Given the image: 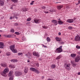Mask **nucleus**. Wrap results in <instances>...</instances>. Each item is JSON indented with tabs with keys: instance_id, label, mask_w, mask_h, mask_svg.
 I'll use <instances>...</instances> for the list:
<instances>
[{
	"instance_id": "nucleus-20",
	"label": "nucleus",
	"mask_w": 80,
	"mask_h": 80,
	"mask_svg": "<svg viewBox=\"0 0 80 80\" xmlns=\"http://www.w3.org/2000/svg\"><path fill=\"white\" fill-rule=\"evenodd\" d=\"M49 11L50 12H56V9H54L53 8H52L49 10Z\"/></svg>"
},
{
	"instance_id": "nucleus-49",
	"label": "nucleus",
	"mask_w": 80,
	"mask_h": 80,
	"mask_svg": "<svg viewBox=\"0 0 80 80\" xmlns=\"http://www.w3.org/2000/svg\"><path fill=\"white\" fill-rule=\"evenodd\" d=\"M45 6H42V8H43V9H45Z\"/></svg>"
},
{
	"instance_id": "nucleus-53",
	"label": "nucleus",
	"mask_w": 80,
	"mask_h": 80,
	"mask_svg": "<svg viewBox=\"0 0 80 80\" xmlns=\"http://www.w3.org/2000/svg\"><path fill=\"white\" fill-rule=\"evenodd\" d=\"M58 35H61V33L59 32Z\"/></svg>"
},
{
	"instance_id": "nucleus-22",
	"label": "nucleus",
	"mask_w": 80,
	"mask_h": 80,
	"mask_svg": "<svg viewBox=\"0 0 80 80\" xmlns=\"http://www.w3.org/2000/svg\"><path fill=\"white\" fill-rule=\"evenodd\" d=\"M36 69L35 68H30V70H31V71H32V72H35V70Z\"/></svg>"
},
{
	"instance_id": "nucleus-9",
	"label": "nucleus",
	"mask_w": 80,
	"mask_h": 80,
	"mask_svg": "<svg viewBox=\"0 0 80 80\" xmlns=\"http://www.w3.org/2000/svg\"><path fill=\"white\" fill-rule=\"evenodd\" d=\"M32 53L33 55H34V56H36V57H39L40 56L38 52H33Z\"/></svg>"
},
{
	"instance_id": "nucleus-59",
	"label": "nucleus",
	"mask_w": 80,
	"mask_h": 80,
	"mask_svg": "<svg viewBox=\"0 0 80 80\" xmlns=\"http://www.w3.org/2000/svg\"><path fill=\"white\" fill-rule=\"evenodd\" d=\"M60 3V2H56V3Z\"/></svg>"
},
{
	"instance_id": "nucleus-19",
	"label": "nucleus",
	"mask_w": 80,
	"mask_h": 80,
	"mask_svg": "<svg viewBox=\"0 0 80 80\" xmlns=\"http://www.w3.org/2000/svg\"><path fill=\"white\" fill-rule=\"evenodd\" d=\"M34 21L35 23H39L40 22V20L38 19H35Z\"/></svg>"
},
{
	"instance_id": "nucleus-7",
	"label": "nucleus",
	"mask_w": 80,
	"mask_h": 80,
	"mask_svg": "<svg viewBox=\"0 0 80 80\" xmlns=\"http://www.w3.org/2000/svg\"><path fill=\"white\" fill-rule=\"evenodd\" d=\"M52 22L53 23L54 25L56 26L58 25V22H57V21L56 20H52Z\"/></svg>"
},
{
	"instance_id": "nucleus-18",
	"label": "nucleus",
	"mask_w": 80,
	"mask_h": 80,
	"mask_svg": "<svg viewBox=\"0 0 80 80\" xmlns=\"http://www.w3.org/2000/svg\"><path fill=\"white\" fill-rule=\"evenodd\" d=\"M62 7H63V5H58L57 6V8L58 10L61 9Z\"/></svg>"
},
{
	"instance_id": "nucleus-25",
	"label": "nucleus",
	"mask_w": 80,
	"mask_h": 80,
	"mask_svg": "<svg viewBox=\"0 0 80 80\" xmlns=\"http://www.w3.org/2000/svg\"><path fill=\"white\" fill-rule=\"evenodd\" d=\"M51 67L52 68L54 69L56 67V66L55 64H52Z\"/></svg>"
},
{
	"instance_id": "nucleus-26",
	"label": "nucleus",
	"mask_w": 80,
	"mask_h": 80,
	"mask_svg": "<svg viewBox=\"0 0 80 80\" xmlns=\"http://www.w3.org/2000/svg\"><path fill=\"white\" fill-rule=\"evenodd\" d=\"M46 40H47V42H50V41H51L50 38H49V37H48L47 38Z\"/></svg>"
},
{
	"instance_id": "nucleus-8",
	"label": "nucleus",
	"mask_w": 80,
	"mask_h": 80,
	"mask_svg": "<svg viewBox=\"0 0 80 80\" xmlns=\"http://www.w3.org/2000/svg\"><path fill=\"white\" fill-rule=\"evenodd\" d=\"M65 65H66V64H64V66L67 70H68L70 69V68H68L70 67V64H68L66 65V66H65Z\"/></svg>"
},
{
	"instance_id": "nucleus-6",
	"label": "nucleus",
	"mask_w": 80,
	"mask_h": 80,
	"mask_svg": "<svg viewBox=\"0 0 80 80\" xmlns=\"http://www.w3.org/2000/svg\"><path fill=\"white\" fill-rule=\"evenodd\" d=\"M80 60V56H77L75 59V62H78Z\"/></svg>"
},
{
	"instance_id": "nucleus-10",
	"label": "nucleus",
	"mask_w": 80,
	"mask_h": 80,
	"mask_svg": "<svg viewBox=\"0 0 80 80\" xmlns=\"http://www.w3.org/2000/svg\"><path fill=\"white\" fill-rule=\"evenodd\" d=\"M0 48H3V47H5L4 43L2 42H0Z\"/></svg>"
},
{
	"instance_id": "nucleus-11",
	"label": "nucleus",
	"mask_w": 80,
	"mask_h": 80,
	"mask_svg": "<svg viewBox=\"0 0 80 80\" xmlns=\"http://www.w3.org/2000/svg\"><path fill=\"white\" fill-rule=\"evenodd\" d=\"M7 37L8 38H11V37L13 38L14 37H16V36L14 35H7Z\"/></svg>"
},
{
	"instance_id": "nucleus-35",
	"label": "nucleus",
	"mask_w": 80,
	"mask_h": 80,
	"mask_svg": "<svg viewBox=\"0 0 80 80\" xmlns=\"http://www.w3.org/2000/svg\"><path fill=\"white\" fill-rule=\"evenodd\" d=\"M61 58V56H58L56 58V60H58V59H60V58Z\"/></svg>"
},
{
	"instance_id": "nucleus-23",
	"label": "nucleus",
	"mask_w": 80,
	"mask_h": 80,
	"mask_svg": "<svg viewBox=\"0 0 80 80\" xmlns=\"http://www.w3.org/2000/svg\"><path fill=\"white\" fill-rule=\"evenodd\" d=\"M58 24L59 25H62L63 24V22H62V21H61V20H60L58 22Z\"/></svg>"
},
{
	"instance_id": "nucleus-21",
	"label": "nucleus",
	"mask_w": 80,
	"mask_h": 80,
	"mask_svg": "<svg viewBox=\"0 0 80 80\" xmlns=\"http://www.w3.org/2000/svg\"><path fill=\"white\" fill-rule=\"evenodd\" d=\"M22 10L23 12H27L28 11V9L25 7L22 8Z\"/></svg>"
},
{
	"instance_id": "nucleus-63",
	"label": "nucleus",
	"mask_w": 80,
	"mask_h": 80,
	"mask_svg": "<svg viewBox=\"0 0 80 80\" xmlns=\"http://www.w3.org/2000/svg\"><path fill=\"white\" fill-rule=\"evenodd\" d=\"M76 5H78V4H79V3H77V4L76 3Z\"/></svg>"
},
{
	"instance_id": "nucleus-43",
	"label": "nucleus",
	"mask_w": 80,
	"mask_h": 80,
	"mask_svg": "<svg viewBox=\"0 0 80 80\" xmlns=\"http://www.w3.org/2000/svg\"><path fill=\"white\" fill-rule=\"evenodd\" d=\"M34 2H35L34 1H32V2L30 3V5H33V3H34Z\"/></svg>"
},
{
	"instance_id": "nucleus-58",
	"label": "nucleus",
	"mask_w": 80,
	"mask_h": 80,
	"mask_svg": "<svg viewBox=\"0 0 80 80\" xmlns=\"http://www.w3.org/2000/svg\"><path fill=\"white\" fill-rule=\"evenodd\" d=\"M44 48H47V47L46 46H44Z\"/></svg>"
},
{
	"instance_id": "nucleus-5",
	"label": "nucleus",
	"mask_w": 80,
	"mask_h": 80,
	"mask_svg": "<svg viewBox=\"0 0 80 80\" xmlns=\"http://www.w3.org/2000/svg\"><path fill=\"white\" fill-rule=\"evenodd\" d=\"M15 75L16 76L18 77L22 75V73L21 72H15Z\"/></svg>"
},
{
	"instance_id": "nucleus-36",
	"label": "nucleus",
	"mask_w": 80,
	"mask_h": 80,
	"mask_svg": "<svg viewBox=\"0 0 80 80\" xmlns=\"http://www.w3.org/2000/svg\"><path fill=\"white\" fill-rule=\"evenodd\" d=\"M42 28H44V29H47V28H48V27L45 26H43Z\"/></svg>"
},
{
	"instance_id": "nucleus-34",
	"label": "nucleus",
	"mask_w": 80,
	"mask_h": 80,
	"mask_svg": "<svg viewBox=\"0 0 80 80\" xmlns=\"http://www.w3.org/2000/svg\"><path fill=\"white\" fill-rule=\"evenodd\" d=\"M15 34H16L17 35H20V33H20L18 32H15Z\"/></svg>"
},
{
	"instance_id": "nucleus-45",
	"label": "nucleus",
	"mask_w": 80,
	"mask_h": 80,
	"mask_svg": "<svg viewBox=\"0 0 80 80\" xmlns=\"http://www.w3.org/2000/svg\"><path fill=\"white\" fill-rule=\"evenodd\" d=\"M14 25L15 26H18V24L17 23H14Z\"/></svg>"
},
{
	"instance_id": "nucleus-64",
	"label": "nucleus",
	"mask_w": 80,
	"mask_h": 80,
	"mask_svg": "<svg viewBox=\"0 0 80 80\" xmlns=\"http://www.w3.org/2000/svg\"><path fill=\"white\" fill-rule=\"evenodd\" d=\"M58 20H60V18L58 19Z\"/></svg>"
},
{
	"instance_id": "nucleus-44",
	"label": "nucleus",
	"mask_w": 80,
	"mask_h": 80,
	"mask_svg": "<svg viewBox=\"0 0 80 80\" xmlns=\"http://www.w3.org/2000/svg\"><path fill=\"white\" fill-rule=\"evenodd\" d=\"M15 18V16L13 17H11L10 18V20H12L13 19V18Z\"/></svg>"
},
{
	"instance_id": "nucleus-62",
	"label": "nucleus",
	"mask_w": 80,
	"mask_h": 80,
	"mask_svg": "<svg viewBox=\"0 0 80 80\" xmlns=\"http://www.w3.org/2000/svg\"><path fill=\"white\" fill-rule=\"evenodd\" d=\"M42 45V46H43V47H44V46H45V45H44L43 44H41Z\"/></svg>"
},
{
	"instance_id": "nucleus-17",
	"label": "nucleus",
	"mask_w": 80,
	"mask_h": 80,
	"mask_svg": "<svg viewBox=\"0 0 80 80\" xmlns=\"http://www.w3.org/2000/svg\"><path fill=\"white\" fill-rule=\"evenodd\" d=\"M24 68V72L25 73H27L28 71V68L27 67H25Z\"/></svg>"
},
{
	"instance_id": "nucleus-29",
	"label": "nucleus",
	"mask_w": 80,
	"mask_h": 80,
	"mask_svg": "<svg viewBox=\"0 0 80 80\" xmlns=\"http://www.w3.org/2000/svg\"><path fill=\"white\" fill-rule=\"evenodd\" d=\"M12 71H10L8 74V76L9 77H11L12 75Z\"/></svg>"
},
{
	"instance_id": "nucleus-33",
	"label": "nucleus",
	"mask_w": 80,
	"mask_h": 80,
	"mask_svg": "<svg viewBox=\"0 0 80 80\" xmlns=\"http://www.w3.org/2000/svg\"><path fill=\"white\" fill-rule=\"evenodd\" d=\"M14 3H17L18 2V0H11Z\"/></svg>"
},
{
	"instance_id": "nucleus-1",
	"label": "nucleus",
	"mask_w": 80,
	"mask_h": 80,
	"mask_svg": "<svg viewBox=\"0 0 80 80\" xmlns=\"http://www.w3.org/2000/svg\"><path fill=\"white\" fill-rule=\"evenodd\" d=\"M8 71H9L8 68V67L4 69V70L1 73V75L3 76V77H7V75L6 74L8 72Z\"/></svg>"
},
{
	"instance_id": "nucleus-41",
	"label": "nucleus",
	"mask_w": 80,
	"mask_h": 80,
	"mask_svg": "<svg viewBox=\"0 0 80 80\" xmlns=\"http://www.w3.org/2000/svg\"><path fill=\"white\" fill-rule=\"evenodd\" d=\"M71 64L72 65V64H74L75 63V61L73 60H72L71 61Z\"/></svg>"
},
{
	"instance_id": "nucleus-60",
	"label": "nucleus",
	"mask_w": 80,
	"mask_h": 80,
	"mask_svg": "<svg viewBox=\"0 0 80 80\" xmlns=\"http://www.w3.org/2000/svg\"><path fill=\"white\" fill-rule=\"evenodd\" d=\"M66 8H68V6H66Z\"/></svg>"
},
{
	"instance_id": "nucleus-16",
	"label": "nucleus",
	"mask_w": 80,
	"mask_h": 80,
	"mask_svg": "<svg viewBox=\"0 0 80 80\" xmlns=\"http://www.w3.org/2000/svg\"><path fill=\"white\" fill-rule=\"evenodd\" d=\"M9 67L10 68H15V67H16V66L15 65H13V64H11L9 65Z\"/></svg>"
},
{
	"instance_id": "nucleus-3",
	"label": "nucleus",
	"mask_w": 80,
	"mask_h": 80,
	"mask_svg": "<svg viewBox=\"0 0 80 80\" xmlns=\"http://www.w3.org/2000/svg\"><path fill=\"white\" fill-rule=\"evenodd\" d=\"M62 47V46H61L59 48L56 49V51L57 53H61V52L63 51Z\"/></svg>"
},
{
	"instance_id": "nucleus-4",
	"label": "nucleus",
	"mask_w": 80,
	"mask_h": 80,
	"mask_svg": "<svg viewBox=\"0 0 80 80\" xmlns=\"http://www.w3.org/2000/svg\"><path fill=\"white\" fill-rule=\"evenodd\" d=\"M75 40L76 41H80V35L79 36V35L76 36L75 38Z\"/></svg>"
},
{
	"instance_id": "nucleus-31",
	"label": "nucleus",
	"mask_w": 80,
	"mask_h": 80,
	"mask_svg": "<svg viewBox=\"0 0 80 80\" xmlns=\"http://www.w3.org/2000/svg\"><path fill=\"white\" fill-rule=\"evenodd\" d=\"M31 20H32V18H28L27 19V21H28V22H29Z\"/></svg>"
},
{
	"instance_id": "nucleus-48",
	"label": "nucleus",
	"mask_w": 80,
	"mask_h": 80,
	"mask_svg": "<svg viewBox=\"0 0 80 80\" xmlns=\"http://www.w3.org/2000/svg\"><path fill=\"white\" fill-rule=\"evenodd\" d=\"M13 78L12 77H11L9 78V80H13Z\"/></svg>"
},
{
	"instance_id": "nucleus-47",
	"label": "nucleus",
	"mask_w": 80,
	"mask_h": 80,
	"mask_svg": "<svg viewBox=\"0 0 80 80\" xmlns=\"http://www.w3.org/2000/svg\"><path fill=\"white\" fill-rule=\"evenodd\" d=\"M36 65L37 67H39V64L38 63H36Z\"/></svg>"
},
{
	"instance_id": "nucleus-12",
	"label": "nucleus",
	"mask_w": 80,
	"mask_h": 80,
	"mask_svg": "<svg viewBox=\"0 0 80 80\" xmlns=\"http://www.w3.org/2000/svg\"><path fill=\"white\" fill-rule=\"evenodd\" d=\"M4 0H0V5L3 6L4 5Z\"/></svg>"
},
{
	"instance_id": "nucleus-37",
	"label": "nucleus",
	"mask_w": 80,
	"mask_h": 80,
	"mask_svg": "<svg viewBox=\"0 0 80 80\" xmlns=\"http://www.w3.org/2000/svg\"><path fill=\"white\" fill-rule=\"evenodd\" d=\"M72 65L73 67H76V66L77 65V64H76L74 62L73 64H72Z\"/></svg>"
},
{
	"instance_id": "nucleus-52",
	"label": "nucleus",
	"mask_w": 80,
	"mask_h": 80,
	"mask_svg": "<svg viewBox=\"0 0 80 80\" xmlns=\"http://www.w3.org/2000/svg\"><path fill=\"white\" fill-rule=\"evenodd\" d=\"M28 63H29V62H30V60H28Z\"/></svg>"
},
{
	"instance_id": "nucleus-13",
	"label": "nucleus",
	"mask_w": 80,
	"mask_h": 80,
	"mask_svg": "<svg viewBox=\"0 0 80 80\" xmlns=\"http://www.w3.org/2000/svg\"><path fill=\"white\" fill-rule=\"evenodd\" d=\"M67 22H68V23H72V22H73V20L72 19H68L67 20Z\"/></svg>"
},
{
	"instance_id": "nucleus-30",
	"label": "nucleus",
	"mask_w": 80,
	"mask_h": 80,
	"mask_svg": "<svg viewBox=\"0 0 80 80\" xmlns=\"http://www.w3.org/2000/svg\"><path fill=\"white\" fill-rule=\"evenodd\" d=\"M34 72H35V73H37V74L40 73V72H39V71H38L36 69L35 70Z\"/></svg>"
},
{
	"instance_id": "nucleus-51",
	"label": "nucleus",
	"mask_w": 80,
	"mask_h": 80,
	"mask_svg": "<svg viewBox=\"0 0 80 80\" xmlns=\"http://www.w3.org/2000/svg\"><path fill=\"white\" fill-rule=\"evenodd\" d=\"M78 3H79V4H80V0H79V1H78Z\"/></svg>"
},
{
	"instance_id": "nucleus-55",
	"label": "nucleus",
	"mask_w": 80,
	"mask_h": 80,
	"mask_svg": "<svg viewBox=\"0 0 80 80\" xmlns=\"http://www.w3.org/2000/svg\"><path fill=\"white\" fill-rule=\"evenodd\" d=\"M42 79H43L44 78V77H42L41 78Z\"/></svg>"
},
{
	"instance_id": "nucleus-28",
	"label": "nucleus",
	"mask_w": 80,
	"mask_h": 80,
	"mask_svg": "<svg viewBox=\"0 0 80 80\" xmlns=\"http://www.w3.org/2000/svg\"><path fill=\"white\" fill-rule=\"evenodd\" d=\"M72 57H74L76 56V54L72 53L71 55Z\"/></svg>"
},
{
	"instance_id": "nucleus-54",
	"label": "nucleus",
	"mask_w": 80,
	"mask_h": 80,
	"mask_svg": "<svg viewBox=\"0 0 80 80\" xmlns=\"http://www.w3.org/2000/svg\"><path fill=\"white\" fill-rule=\"evenodd\" d=\"M15 16H18V14H14Z\"/></svg>"
},
{
	"instance_id": "nucleus-15",
	"label": "nucleus",
	"mask_w": 80,
	"mask_h": 80,
	"mask_svg": "<svg viewBox=\"0 0 80 80\" xmlns=\"http://www.w3.org/2000/svg\"><path fill=\"white\" fill-rule=\"evenodd\" d=\"M55 39L57 42H60L62 40V39L58 37H56Z\"/></svg>"
},
{
	"instance_id": "nucleus-32",
	"label": "nucleus",
	"mask_w": 80,
	"mask_h": 80,
	"mask_svg": "<svg viewBox=\"0 0 80 80\" xmlns=\"http://www.w3.org/2000/svg\"><path fill=\"white\" fill-rule=\"evenodd\" d=\"M10 32H12V33H14V32H15V30H14V29H11Z\"/></svg>"
},
{
	"instance_id": "nucleus-39",
	"label": "nucleus",
	"mask_w": 80,
	"mask_h": 80,
	"mask_svg": "<svg viewBox=\"0 0 80 80\" xmlns=\"http://www.w3.org/2000/svg\"><path fill=\"white\" fill-rule=\"evenodd\" d=\"M6 55H7V56H10V53L8 52L6 53Z\"/></svg>"
},
{
	"instance_id": "nucleus-42",
	"label": "nucleus",
	"mask_w": 80,
	"mask_h": 80,
	"mask_svg": "<svg viewBox=\"0 0 80 80\" xmlns=\"http://www.w3.org/2000/svg\"><path fill=\"white\" fill-rule=\"evenodd\" d=\"M76 47L77 48H78V49H80V46H79L78 45H77Z\"/></svg>"
},
{
	"instance_id": "nucleus-56",
	"label": "nucleus",
	"mask_w": 80,
	"mask_h": 80,
	"mask_svg": "<svg viewBox=\"0 0 80 80\" xmlns=\"http://www.w3.org/2000/svg\"><path fill=\"white\" fill-rule=\"evenodd\" d=\"M25 56L26 57H28V55H27V54H25Z\"/></svg>"
},
{
	"instance_id": "nucleus-38",
	"label": "nucleus",
	"mask_w": 80,
	"mask_h": 80,
	"mask_svg": "<svg viewBox=\"0 0 80 80\" xmlns=\"http://www.w3.org/2000/svg\"><path fill=\"white\" fill-rule=\"evenodd\" d=\"M68 28L69 29V30H72V26H69Z\"/></svg>"
},
{
	"instance_id": "nucleus-2",
	"label": "nucleus",
	"mask_w": 80,
	"mask_h": 80,
	"mask_svg": "<svg viewBox=\"0 0 80 80\" xmlns=\"http://www.w3.org/2000/svg\"><path fill=\"white\" fill-rule=\"evenodd\" d=\"M10 49L13 53H17V50L15 49V45H11L10 47Z\"/></svg>"
},
{
	"instance_id": "nucleus-50",
	"label": "nucleus",
	"mask_w": 80,
	"mask_h": 80,
	"mask_svg": "<svg viewBox=\"0 0 80 80\" xmlns=\"http://www.w3.org/2000/svg\"><path fill=\"white\" fill-rule=\"evenodd\" d=\"M44 12L45 13H48V12H47L46 11H44Z\"/></svg>"
},
{
	"instance_id": "nucleus-57",
	"label": "nucleus",
	"mask_w": 80,
	"mask_h": 80,
	"mask_svg": "<svg viewBox=\"0 0 80 80\" xmlns=\"http://www.w3.org/2000/svg\"><path fill=\"white\" fill-rule=\"evenodd\" d=\"M15 18H16V19H17V18H18V17H15Z\"/></svg>"
},
{
	"instance_id": "nucleus-61",
	"label": "nucleus",
	"mask_w": 80,
	"mask_h": 80,
	"mask_svg": "<svg viewBox=\"0 0 80 80\" xmlns=\"http://www.w3.org/2000/svg\"><path fill=\"white\" fill-rule=\"evenodd\" d=\"M42 45V46H43V47H44V46H45V45H44L43 44H41Z\"/></svg>"
},
{
	"instance_id": "nucleus-14",
	"label": "nucleus",
	"mask_w": 80,
	"mask_h": 80,
	"mask_svg": "<svg viewBox=\"0 0 80 80\" xmlns=\"http://www.w3.org/2000/svg\"><path fill=\"white\" fill-rule=\"evenodd\" d=\"M1 65L3 67H7V63H1Z\"/></svg>"
},
{
	"instance_id": "nucleus-40",
	"label": "nucleus",
	"mask_w": 80,
	"mask_h": 80,
	"mask_svg": "<svg viewBox=\"0 0 80 80\" xmlns=\"http://www.w3.org/2000/svg\"><path fill=\"white\" fill-rule=\"evenodd\" d=\"M18 55L20 56L21 55H23L22 52H19L18 54Z\"/></svg>"
},
{
	"instance_id": "nucleus-24",
	"label": "nucleus",
	"mask_w": 80,
	"mask_h": 80,
	"mask_svg": "<svg viewBox=\"0 0 80 80\" xmlns=\"http://www.w3.org/2000/svg\"><path fill=\"white\" fill-rule=\"evenodd\" d=\"M18 61V60L16 59H13L11 60V62H17Z\"/></svg>"
},
{
	"instance_id": "nucleus-27",
	"label": "nucleus",
	"mask_w": 80,
	"mask_h": 80,
	"mask_svg": "<svg viewBox=\"0 0 80 80\" xmlns=\"http://www.w3.org/2000/svg\"><path fill=\"white\" fill-rule=\"evenodd\" d=\"M22 40L23 41H26V40H27L26 38H25V37L24 36H23L22 37Z\"/></svg>"
},
{
	"instance_id": "nucleus-46",
	"label": "nucleus",
	"mask_w": 80,
	"mask_h": 80,
	"mask_svg": "<svg viewBox=\"0 0 80 80\" xmlns=\"http://www.w3.org/2000/svg\"><path fill=\"white\" fill-rule=\"evenodd\" d=\"M28 56H30V57H32V54L29 52H28Z\"/></svg>"
}]
</instances>
